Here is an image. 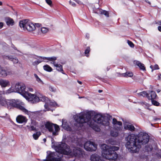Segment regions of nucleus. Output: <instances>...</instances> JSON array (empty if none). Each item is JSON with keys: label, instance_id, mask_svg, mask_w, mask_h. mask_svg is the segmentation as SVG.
Masks as SVG:
<instances>
[{"label": "nucleus", "instance_id": "21", "mask_svg": "<svg viewBox=\"0 0 161 161\" xmlns=\"http://www.w3.org/2000/svg\"><path fill=\"white\" fill-rule=\"evenodd\" d=\"M5 21L7 25H13L14 23V22L13 19L8 17L6 18Z\"/></svg>", "mask_w": 161, "mask_h": 161}, {"label": "nucleus", "instance_id": "20", "mask_svg": "<svg viewBox=\"0 0 161 161\" xmlns=\"http://www.w3.org/2000/svg\"><path fill=\"white\" fill-rule=\"evenodd\" d=\"M40 58H42L43 59H47L48 60L51 61V63L53 64L54 66V64H56L54 61L57 59V58L55 57H41Z\"/></svg>", "mask_w": 161, "mask_h": 161}, {"label": "nucleus", "instance_id": "48", "mask_svg": "<svg viewBox=\"0 0 161 161\" xmlns=\"http://www.w3.org/2000/svg\"><path fill=\"white\" fill-rule=\"evenodd\" d=\"M29 90L31 92H32L33 91V89L31 88H29Z\"/></svg>", "mask_w": 161, "mask_h": 161}, {"label": "nucleus", "instance_id": "12", "mask_svg": "<svg viewBox=\"0 0 161 161\" xmlns=\"http://www.w3.org/2000/svg\"><path fill=\"white\" fill-rule=\"evenodd\" d=\"M11 74V71H8L5 68L0 67V77H5Z\"/></svg>", "mask_w": 161, "mask_h": 161}, {"label": "nucleus", "instance_id": "24", "mask_svg": "<svg viewBox=\"0 0 161 161\" xmlns=\"http://www.w3.org/2000/svg\"><path fill=\"white\" fill-rule=\"evenodd\" d=\"M77 146H79L80 147H82L84 142L82 139L78 138L77 140V142H76Z\"/></svg>", "mask_w": 161, "mask_h": 161}, {"label": "nucleus", "instance_id": "1", "mask_svg": "<svg viewBox=\"0 0 161 161\" xmlns=\"http://www.w3.org/2000/svg\"><path fill=\"white\" fill-rule=\"evenodd\" d=\"M73 117L76 121L79 123L92 121V122H95L101 124L107 127L108 129L111 128L110 121L112 119V117L108 114H96L94 111H91L77 114L74 115Z\"/></svg>", "mask_w": 161, "mask_h": 161}, {"label": "nucleus", "instance_id": "56", "mask_svg": "<svg viewBox=\"0 0 161 161\" xmlns=\"http://www.w3.org/2000/svg\"><path fill=\"white\" fill-rule=\"evenodd\" d=\"M159 78L161 79V74L159 76Z\"/></svg>", "mask_w": 161, "mask_h": 161}, {"label": "nucleus", "instance_id": "54", "mask_svg": "<svg viewBox=\"0 0 161 161\" xmlns=\"http://www.w3.org/2000/svg\"><path fill=\"white\" fill-rule=\"evenodd\" d=\"M43 140L44 141V142H45L46 141V140L45 138L43 139Z\"/></svg>", "mask_w": 161, "mask_h": 161}, {"label": "nucleus", "instance_id": "58", "mask_svg": "<svg viewBox=\"0 0 161 161\" xmlns=\"http://www.w3.org/2000/svg\"><path fill=\"white\" fill-rule=\"evenodd\" d=\"M114 128L115 129H117L116 128V126H115V125L114 126Z\"/></svg>", "mask_w": 161, "mask_h": 161}, {"label": "nucleus", "instance_id": "23", "mask_svg": "<svg viewBox=\"0 0 161 161\" xmlns=\"http://www.w3.org/2000/svg\"><path fill=\"white\" fill-rule=\"evenodd\" d=\"M54 66L56 67L57 70L61 72L63 74H64L63 72V69L62 66L60 64H55Z\"/></svg>", "mask_w": 161, "mask_h": 161}, {"label": "nucleus", "instance_id": "51", "mask_svg": "<svg viewBox=\"0 0 161 161\" xmlns=\"http://www.w3.org/2000/svg\"><path fill=\"white\" fill-rule=\"evenodd\" d=\"M160 91H161V90H160V89H157V92H158H158H160Z\"/></svg>", "mask_w": 161, "mask_h": 161}, {"label": "nucleus", "instance_id": "34", "mask_svg": "<svg viewBox=\"0 0 161 161\" xmlns=\"http://www.w3.org/2000/svg\"><path fill=\"white\" fill-rule=\"evenodd\" d=\"M154 99H150V100H151V101L152 104L154 105L158 106L159 103L157 101H155L153 100Z\"/></svg>", "mask_w": 161, "mask_h": 161}, {"label": "nucleus", "instance_id": "46", "mask_svg": "<svg viewBox=\"0 0 161 161\" xmlns=\"http://www.w3.org/2000/svg\"><path fill=\"white\" fill-rule=\"evenodd\" d=\"M3 26V24L2 22L0 23V29H1Z\"/></svg>", "mask_w": 161, "mask_h": 161}, {"label": "nucleus", "instance_id": "38", "mask_svg": "<svg viewBox=\"0 0 161 161\" xmlns=\"http://www.w3.org/2000/svg\"><path fill=\"white\" fill-rule=\"evenodd\" d=\"M127 42L129 45L131 47H134V45L133 43L131 41L128 40L127 41Z\"/></svg>", "mask_w": 161, "mask_h": 161}, {"label": "nucleus", "instance_id": "18", "mask_svg": "<svg viewBox=\"0 0 161 161\" xmlns=\"http://www.w3.org/2000/svg\"><path fill=\"white\" fill-rule=\"evenodd\" d=\"M62 123V126L64 129L68 131L70 130L71 128L68 125L65 119H63Z\"/></svg>", "mask_w": 161, "mask_h": 161}, {"label": "nucleus", "instance_id": "43", "mask_svg": "<svg viewBox=\"0 0 161 161\" xmlns=\"http://www.w3.org/2000/svg\"><path fill=\"white\" fill-rule=\"evenodd\" d=\"M35 25L36 27H40L41 26V25L39 23H36L35 24V25Z\"/></svg>", "mask_w": 161, "mask_h": 161}, {"label": "nucleus", "instance_id": "31", "mask_svg": "<svg viewBox=\"0 0 161 161\" xmlns=\"http://www.w3.org/2000/svg\"><path fill=\"white\" fill-rule=\"evenodd\" d=\"M41 135V133L40 132H37L36 133L34 134L33 136L35 139L36 140Z\"/></svg>", "mask_w": 161, "mask_h": 161}, {"label": "nucleus", "instance_id": "52", "mask_svg": "<svg viewBox=\"0 0 161 161\" xmlns=\"http://www.w3.org/2000/svg\"><path fill=\"white\" fill-rule=\"evenodd\" d=\"M98 91V92L99 93H101V92H103V90H99Z\"/></svg>", "mask_w": 161, "mask_h": 161}, {"label": "nucleus", "instance_id": "37", "mask_svg": "<svg viewBox=\"0 0 161 161\" xmlns=\"http://www.w3.org/2000/svg\"><path fill=\"white\" fill-rule=\"evenodd\" d=\"M49 90L53 92H56V89L52 86H50L49 87Z\"/></svg>", "mask_w": 161, "mask_h": 161}, {"label": "nucleus", "instance_id": "19", "mask_svg": "<svg viewBox=\"0 0 161 161\" xmlns=\"http://www.w3.org/2000/svg\"><path fill=\"white\" fill-rule=\"evenodd\" d=\"M16 120L18 123H22L26 121L25 117L22 115L18 116L16 118Z\"/></svg>", "mask_w": 161, "mask_h": 161}, {"label": "nucleus", "instance_id": "14", "mask_svg": "<svg viewBox=\"0 0 161 161\" xmlns=\"http://www.w3.org/2000/svg\"><path fill=\"white\" fill-rule=\"evenodd\" d=\"M84 123H87L88 125L91 127L94 130L98 132L100 130V128L96 124L94 123V122H92V121H88V122H85Z\"/></svg>", "mask_w": 161, "mask_h": 161}, {"label": "nucleus", "instance_id": "44", "mask_svg": "<svg viewBox=\"0 0 161 161\" xmlns=\"http://www.w3.org/2000/svg\"><path fill=\"white\" fill-rule=\"evenodd\" d=\"M36 129V128L33 126H31L30 127V130H34Z\"/></svg>", "mask_w": 161, "mask_h": 161}, {"label": "nucleus", "instance_id": "2", "mask_svg": "<svg viewBox=\"0 0 161 161\" xmlns=\"http://www.w3.org/2000/svg\"><path fill=\"white\" fill-rule=\"evenodd\" d=\"M56 152H51L47 156L46 159L42 161H60L59 158L63 156V154L70 155L77 157L82 156L83 151L79 147H74L72 152L69 147L65 143H61L55 147Z\"/></svg>", "mask_w": 161, "mask_h": 161}, {"label": "nucleus", "instance_id": "41", "mask_svg": "<svg viewBox=\"0 0 161 161\" xmlns=\"http://www.w3.org/2000/svg\"><path fill=\"white\" fill-rule=\"evenodd\" d=\"M90 52V48L89 47H87L85 51V53L86 54H88Z\"/></svg>", "mask_w": 161, "mask_h": 161}, {"label": "nucleus", "instance_id": "17", "mask_svg": "<svg viewBox=\"0 0 161 161\" xmlns=\"http://www.w3.org/2000/svg\"><path fill=\"white\" fill-rule=\"evenodd\" d=\"M10 85V82L8 80L0 79V85L2 87H5Z\"/></svg>", "mask_w": 161, "mask_h": 161}, {"label": "nucleus", "instance_id": "27", "mask_svg": "<svg viewBox=\"0 0 161 161\" xmlns=\"http://www.w3.org/2000/svg\"><path fill=\"white\" fill-rule=\"evenodd\" d=\"M122 76L125 77H130L133 75V74L132 72H126L122 74Z\"/></svg>", "mask_w": 161, "mask_h": 161}, {"label": "nucleus", "instance_id": "39", "mask_svg": "<svg viewBox=\"0 0 161 161\" xmlns=\"http://www.w3.org/2000/svg\"><path fill=\"white\" fill-rule=\"evenodd\" d=\"M14 58L12 56H5V58L12 61Z\"/></svg>", "mask_w": 161, "mask_h": 161}, {"label": "nucleus", "instance_id": "59", "mask_svg": "<svg viewBox=\"0 0 161 161\" xmlns=\"http://www.w3.org/2000/svg\"><path fill=\"white\" fill-rule=\"evenodd\" d=\"M148 109L150 110V109L149 108H147Z\"/></svg>", "mask_w": 161, "mask_h": 161}, {"label": "nucleus", "instance_id": "33", "mask_svg": "<svg viewBox=\"0 0 161 161\" xmlns=\"http://www.w3.org/2000/svg\"><path fill=\"white\" fill-rule=\"evenodd\" d=\"M41 31L42 33H45L47 32L48 30V29L44 27L41 28Z\"/></svg>", "mask_w": 161, "mask_h": 161}, {"label": "nucleus", "instance_id": "11", "mask_svg": "<svg viewBox=\"0 0 161 161\" xmlns=\"http://www.w3.org/2000/svg\"><path fill=\"white\" fill-rule=\"evenodd\" d=\"M139 97L142 96L143 97H147L149 100L152 99H155L157 95L155 92L153 91L150 92V93H147L146 92L143 91L137 94Z\"/></svg>", "mask_w": 161, "mask_h": 161}, {"label": "nucleus", "instance_id": "55", "mask_svg": "<svg viewBox=\"0 0 161 161\" xmlns=\"http://www.w3.org/2000/svg\"><path fill=\"white\" fill-rule=\"evenodd\" d=\"M2 4V2H1V1H0V5H1Z\"/></svg>", "mask_w": 161, "mask_h": 161}, {"label": "nucleus", "instance_id": "16", "mask_svg": "<svg viewBox=\"0 0 161 161\" xmlns=\"http://www.w3.org/2000/svg\"><path fill=\"white\" fill-rule=\"evenodd\" d=\"M91 161H105L101 157L97 154L92 155L90 157Z\"/></svg>", "mask_w": 161, "mask_h": 161}, {"label": "nucleus", "instance_id": "32", "mask_svg": "<svg viewBox=\"0 0 161 161\" xmlns=\"http://www.w3.org/2000/svg\"><path fill=\"white\" fill-rule=\"evenodd\" d=\"M150 68L152 69V71L153 72L154 70L158 69H159L158 65L156 64L154 66L152 65L150 66Z\"/></svg>", "mask_w": 161, "mask_h": 161}, {"label": "nucleus", "instance_id": "6", "mask_svg": "<svg viewBox=\"0 0 161 161\" xmlns=\"http://www.w3.org/2000/svg\"><path fill=\"white\" fill-rule=\"evenodd\" d=\"M24 105L23 103L18 100H7L6 99L5 102H4L3 106H7L8 107L10 108L12 107L16 108L28 114L29 113V112L25 108Z\"/></svg>", "mask_w": 161, "mask_h": 161}, {"label": "nucleus", "instance_id": "5", "mask_svg": "<svg viewBox=\"0 0 161 161\" xmlns=\"http://www.w3.org/2000/svg\"><path fill=\"white\" fill-rule=\"evenodd\" d=\"M103 156L110 160H115L118 157V154L115 152L118 150L119 147L115 146H109L105 144L101 145Z\"/></svg>", "mask_w": 161, "mask_h": 161}, {"label": "nucleus", "instance_id": "57", "mask_svg": "<svg viewBox=\"0 0 161 161\" xmlns=\"http://www.w3.org/2000/svg\"><path fill=\"white\" fill-rule=\"evenodd\" d=\"M158 119H158V118H156V119H155V120H157Z\"/></svg>", "mask_w": 161, "mask_h": 161}, {"label": "nucleus", "instance_id": "53", "mask_svg": "<svg viewBox=\"0 0 161 161\" xmlns=\"http://www.w3.org/2000/svg\"><path fill=\"white\" fill-rule=\"evenodd\" d=\"M146 2L147 3H149V4H150V3L148 1V0H147V1H146Z\"/></svg>", "mask_w": 161, "mask_h": 161}, {"label": "nucleus", "instance_id": "35", "mask_svg": "<svg viewBox=\"0 0 161 161\" xmlns=\"http://www.w3.org/2000/svg\"><path fill=\"white\" fill-rule=\"evenodd\" d=\"M153 149V147L151 145H149L146 147V150L147 151H151Z\"/></svg>", "mask_w": 161, "mask_h": 161}, {"label": "nucleus", "instance_id": "10", "mask_svg": "<svg viewBox=\"0 0 161 161\" xmlns=\"http://www.w3.org/2000/svg\"><path fill=\"white\" fill-rule=\"evenodd\" d=\"M97 145L93 142L87 141L85 143L84 147L87 151H95L97 148Z\"/></svg>", "mask_w": 161, "mask_h": 161}, {"label": "nucleus", "instance_id": "22", "mask_svg": "<svg viewBox=\"0 0 161 161\" xmlns=\"http://www.w3.org/2000/svg\"><path fill=\"white\" fill-rule=\"evenodd\" d=\"M136 64L143 71L146 70L144 64H142L140 62L138 61H136Z\"/></svg>", "mask_w": 161, "mask_h": 161}, {"label": "nucleus", "instance_id": "28", "mask_svg": "<svg viewBox=\"0 0 161 161\" xmlns=\"http://www.w3.org/2000/svg\"><path fill=\"white\" fill-rule=\"evenodd\" d=\"M44 69L47 71L51 72L52 71V68L48 65H46L43 66Z\"/></svg>", "mask_w": 161, "mask_h": 161}, {"label": "nucleus", "instance_id": "47", "mask_svg": "<svg viewBox=\"0 0 161 161\" xmlns=\"http://www.w3.org/2000/svg\"><path fill=\"white\" fill-rule=\"evenodd\" d=\"M158 30L161 32V26H159L158 27Z\"/></svg>", "mask_w": 161, "mask_h": 161}, {"label": "nucleus", "instance_id": "40", "mask_svg": "<svg viewBox=\"0 0 161 161\" xmlns=\"http://www.w3.org/2000/svg\"><path fill=\"white\" fill-rule=\"evenodd\" d=\"M14 64H17L18 62V60L16 57H14L12 61Z\"/></svg>", "mask_w": 161, "mask_h": 161}, {"label": "nucleus", "instance_id": "4", "mask_svg": "<svg viewBox=\"0 0 161 161\" xmlns=\"http://www.w3.org/2000/svg\"><path fill=\"white\" fill-rule=\"evenodd\" d=\"M25 84L23 83H17L15 86L13 87L12 85L8 91H9V93L13 92H17L22 95L26 99L31 102L33 103V102L37 101L38 98L37 97L36 94H31L29 93L27 91L25 90Z\"/></svg>", "mask_w": 161, "mask_h": 161}, {"label": "nucleus", "instance_id": "8", "mask_svg": "<svg viewBox=\"0 0 161 161\" xmlns=\"http://www.w3.org/2000/svg\"><path fill=\"white\" fill-rule=\"evenodd\" d=\"M19 26L21 28H23L24 30L26 29L29 31H32L36 29L35 25L29 22L28 19L20 21L19 22Z\"/></svg>", "mask_w": 161, "mask_h": 161}, {"label": "nucleus", "instance_id": "42", "mask_svg": "<svg viewBox=\"0 0 161 161\" xmlns=\"http://www.w3.org/2000/svg\"><path fill=\"white\" fill-rule=\"evenodd\" d=\"M69 3L70 4H71V5L73 6V7L75 6V4L74 2H72L71 0H70Z\"/></svg>", "mask_w": 161, "mask_h": 161}, {"label": "nucleus", "instance_id": "26", "mask_svg": "<svg viewBox=\"0 0 161 161\" xmlns=\"http://www.w3.org/2000/svg\"><path fill=\"white\" fill-rule=\"evenodd\" d=\"M112 124L113 125H118L119 126L122 125V123L119 121H118L115 118H113L112 120Z\"/></svg>", "mask_w": 161, "mask_h": 161}, {"label": "nucleus", "instance_id": "30", "mask_svg": "<svg viewBox=\"0 0 161 161\" xmlns=\"http://www.w3.org/2000/svg\"><path fill=\"white\" fill-rule=\"evenodd\" d=\"M34 76L36 79V80L39 83L41 84H43V81L41 80V79L38 77L37 75L36 74H34Z\"/></svg>", "mask_w": 161, "mask_h": 161}, {"label": "nucleus", "instance_id": "15", "mask_svg": "<svg viewBox=\"0 0 161 161\" xmlns=\"http://www.w3.org/2000/svg\"><path fill=\"white\" fill-rule=\"evenodd\" d=\"M124 128L131 132H133L135 130L134 126L128 123H125L124 124Z\"/></svg>", "mask_w": 161, "mask_h": 161}, {"label": "nucleus", "instance_id": "7", "mask_svg": "<svg viewBox=\"0 0 161 161\" xmlns=\"http://www.w3.org/2000/svg\"><path fill=\"white\" fill-rule=\"evenodd\" d=\"M36 97L38 98V100L37 101L33 102V103H36L39 102L40 101L44 102L45 103L44 105V107L45 109H46L45 111L46 110H49V106H54L57 105L56 103L54 101L51 102L49 100L48 98L45 96L42 95V94L38 93H37Z\"/></svg>", "mask_w": 161, "mask_h": 161}, {"label": "nucleus", "instance_id": "45", "mask_svg": "<svg viewBox=\"0 0 161 161\" xmlns=\"http://www.w3.org/2000/svg\"><path fill=\"white\" fill-rule=\"evenodd\" d=\"M42 62V61H40L39 60H37L35 62L36 64H38Z\"/></svg>", "mask_w": 161, "mask_h": 161}, {"label": "nucleus", "instance_id": "25", "mask_svg": "<svg viewBox=\"0 0 161 161\" xmlns=\"http://www.w3.org/2000/svg\"><path fill=\"white\" fill-rule=\"evenodd\" d=\"M119 134L118 131L114 130H112L110 131V135L113 137L117 136Z\"/></svg>", "mask_w": 161, "mask_h": 161}, {"label": "nucleus", "instance_id": "50", "mask_svg": "<svg viewBox=\"0 0 161 161\" xmlns=\"http://www.w3.org/2000/svg\"><path fill=\"white\" fill-rule=\"evenodd\" d=\"M77 82L80 84H82V82L78 80Z\"/></svg>", "mask_w": 161, "mask_h": 161}, {"label": "nucleus", "instance_id": "29", "mask_svg": "<svg viewBox=\"0 0 161 161\" xmlns=\"http://www.w3.org/2000/svg\"><path fill=\"white\" fill-rule=\"evenodd\" d=\"M100 12L101 14H104L107 17H109V13L108 12L106 11L103 10L102 9L100 10Z\"/></svg>", "mask_w": 161, "mask_h": 161}, {"label": "nucleus", "instance_id": "13", "mask_svg": "<svg viewBox=\"0 0 161 161\" xmlns=\"http://www.w3.org/2000/svg\"><path fill=\"white\" fill-rule=\"evenodd\" d=\"M8 91H8V90L6 91H0V106H3L4 102H5L6 99H5L2 96V95H5L9 94L8 92Z\"/></svg>", "mask_w": 161, "mask_h": 161}, {"label": "nucleus", "instance_id": "9", "mask_svg": "<svg viewBox=\"0 0 161 161\" xmlns=\"http://www.w3.org/2000/svg\"><path fill=\"white\" fill-rule=\"evenodd\" d=\"M45 125L46 129L50 132L52 133L53 135L56 136L58 135V132L60 130L58 125L49 122H46Z\"/></svg>", "mask_w": 161, "mask_h": 161}, {"label": "nucleus", "instance_id": "49", "mask_svg": "<svg viewBox=\"0 0 161 161\" xmlns=\"http://www.w3.org/2000/svg\"><path fill=\"white\" fill-rule=\"evenodd\" d=\"M157 23L159 25H161V20L158 21Z\"/></svg>", "mask_w": 161, "mask_h": 161}, {"label": "nucleus", "instance_id": "36", "mask_svg": "<svg viewBox=\"0 0 161 161\" xmlns=\"http://www.w3.org/2000/svg\"><path fill=\"white\" fill-rule=\"evenodd\" d=\"M46 3L51 7L53 6L52 2L51 0H45Z\"/></svg>", "mask_w": 161, "mask_h": 161}, {"label": "nucleus", "instance_id": "3", "mask_svg": "<svg viewBox=\"0 0 161 161\" xmlns=\"http://www.w3.org/2000/svg\"><path fill=\"white\" fill-rule=\"evenodd\" d=\"M148 135L145 133L140 132L138 135L130 134L125 137L126 147L129 151L133 153H138L141 145L147 143L149 140Z\"/></svg>", "mask_w": 161, "mask_h": 161}]
</instances>
